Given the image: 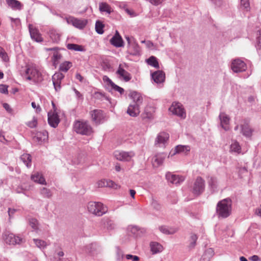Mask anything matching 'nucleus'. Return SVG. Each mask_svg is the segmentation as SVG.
Segmentation results:
<instances>
[{
    "instance_id": "39",
    "label": "nucleus",
    "mask_w": 261,
    "mask_h": 261,
    "mask_svg": "<svg viewBox=\"0 0 261 261\" xmlns=\"http://www.w3.org/2000/svg\"><path fill=\"white\" fill-rule=\"evenodd\" d=\"M230 149L231 152L239 153L241 152V147L237 141H233L230 145Z\"/></svg>"
},
{
    "instance_id": "11",
    "label": "nucleus",
    "mask_w": 261,
    "mask_h": 261,
    "mask_svg": "<svg viewBox=\"0 0 261 261\" xmlns=\"http://www.w3.org/2000/svg\"><path fill=\"white\" fill-rule=\"evenodd\" d=\"M169 138V135L167 133L161 132L159 133L155 139V145L157 147H165Z\"/></svg>"
},
{
    "instance_id": "19",
    "label": "nucleus",
    "mask_w": 261,
    "mask_h": 261,
    "mask_svg": "<svg viewBox=\"0 0 261 261\" xmlns=\"http://www.w3.org/2000/svg\"><path fill=\"white\" fill-rule=\"evenodd\" d=\"M151 77L155 83L161 84L165 81V74L162 70H158L151 73Z\"/></svg>"
},
{
    "instance_id": "50",
    "label": "nucleus",
    "mask_w": 261,
    "mask_h": 261,
    "mask_svg": "<svg viewBox=\"0 0 261 261\" xmlns=\"http://www.w3.org/2000/svg\"><path fill=\"white\" fill-rule=\"evenodd\" d=\"M29 224L34 230H37L38 229V222L37 219L35 218L30 219Z\"/></svg>"
},
{
    "instance_id": "34",
    "label": "nucleus",
    "mask_w": 261,
    "mask_h": 261,
    "mask_svg": "<svg viewBox=\"0 0 261 261\" xmlns=\"http://www.w3.org/2000/svg\"><path fill=\"white\" fill-rule=\"evenodd\" d=\"M7 4L9 7L13 9L20 10L21 9V3L17 0H6Z\"/></svg>"
},
{
    "instance_id": "25",
    "label": "nucleus",
    "mask_w": 261,
    "mask_h": 261,
    "mask_svg": "<svg viewBox=\"0 0 261 261\" xmlns=\"http://www.w3.org/2000/svg\"><path fill=\"white\" fill-rule=\"evenodd\" d=\"M129 96L133 100V104H138V106H140L143 102V97L139 93L136 91L130 92Z\"/></svg>"
},
{
    "instance_id": "32",
    "label": "nucleus",
    "mask_w": 261,
    "mask_h": 261,
    "mask_svg": "<svg viewBox=\"0 0 261 261\" xmlns=\"http://www.w3.org/2000/svg\"><path fill=\"white\" fill-rule=\"evenodd\" d=\"M20 160L26 165L28 168L31 166L32 157L29 154L24 153L20 156Z\"/></svg>"
},
{
    "instance_id": "30",
    "label": "nucleus",
    "mask_w": 261,
    "mask_h": 261,
    "mask_svg": "<svg viewBox=\"0 0 261 261\" xmlns=\"http://www.w3.org/2000/svg\"><path fill=\"white\" fill-rule=\"evenodd\" d=\"M214 254V251L212 248L207 249L201 256L200 261H210Z\"/></svg>"
},
{
    "instance_id": "16",
    "label": "nucleus",
    "mask_w": 261,
    "mask_h": 261,
    "mask_svg": "<svg viewBox=\"0 0 261 261\" xmlns=\"http://www.w3.org/2000/svg\"><path fill=\"white\" fill-rule=\"evenodd\" d=\"M111 44L116 47L123 46L124 42L119 32L116 31L115 35L110 39Z\"/></svg>"
},
{
    "instance_id": "18",
    "label": "nucleus",
    "mask_w": 261,
    "mask_h": 261,
    "mask_svg": "<svg viewBox=\"0 0 261 261\" xmlns=\"http://www.w3.org/2000/svg\"><path fill=\"white\" fill-rule=\"evenodd\" d=\"M48 132L46 130H43L38 132L33 139L35 141L37 142L38 144H41L45 142L48 139Z\"/></svg>"
},
{
    "instance_id": "62",
    "label": "nucleus",
    "mask_w": 261,
    "mask_h": 261,
    "mask_svg": "<svg viewBox=\"0 0 261 261\" xmlns=\"http://www.w3.org/2000/svg\"><path fill=\"white\" fill-rule=\"evenodd\" d=\"M103 80L104 82H107V84L111 86L114 82L107 76L105 75L103 77Z\"/></svg>"
},
{
    "instance_id": "44",
    "label": "nucleus",
    "mask_w": 261,
    "mask_h": 261,
    "mask_svg": "<svg viewBox=\"0 0 261 261\" xmlns=\"http://www.w3.org/2000/svg\"><path fill=\"white\" fill-rule=\"evenodd\" d=\"M40 193L44 198H50L53 195L50 190L46 188H41Z\"/></svg>"
},
{
    "instance_id": "20",
    "label": "nucleus",
    "mask_w": 261,
    "mask_h": 261,
    "mask_svg": "<svg viewBox=\"0 0 261 261\" xmlns=\"http://www.w3.org/2000/svg\"><path fill=\"white\" fill-rule=\"evenodd\" d=\"M150 205L152 210L156 212H161L162 205L156 198L151 196L150 201Z\"/></svg>"
},
{
    "instance_id": "2",
    "label": "nucleus",
    "mask_w": 261,
    "mask_h": 261,
    "mask_svg": "<svg viewBox=\"0 0 261 261\" xmlns=\"http://www.w3.org/2000/svg\"><path fill=\"white\" fill-rule=\"evenodd\" d=\"M232 201L229 198L224 199L217 204L216 212L219 217L225 218L228 217L231 212Z\"/></svg>"
},
{
    "instance_id": "9",
    "label": "nucleus",
    "mask_w": 261,
    "mask_h": 261,
    "mask_svg": "<svg viewBox=\"0 0 261 261\" xmlns=\"http://www.w3.org/2000/svg\"><path fill=\"white\" fill-rule=\"evenodd\" d=\"M92 120L96 124L102 123L104 121L105 115L101 110H94L90 112Z\"/></svg>"
},
{
    "instance_id": "22",
    "label": "nucleus",
    "mask_w": 261,
    "mask_h": 261,
    "mask_svg": "<svg viewBox=\"0 0 261 261\" xmlns=\"http://www.w3.org/2000/svg\"><path fill=\"white\" fill-rule=\"evenodd\" d=\"M101 223L104 227L108 230H114L116 227V224L114 221L109 218H103L101 220Z\"/></svg>"
},
{
    "instance_id": "59",
    "label": "nucleus",
    "mask_w": 261,
    "mask_h": 261,
    "mask_svg": "<svg viewBox=\"0 0 261 261\" xmlns=\"http://www.w3.org/2000/svg\"><path fill=\"white\" fill-rule=\"evenodd\" d=\"M241 6L248 11L250 8V4L248 0H241Z\"/></svg>"
},
{
    "instance_id": "17",
    "label": "nucleus",
    "mask_w": 261,
    "mask_h": 261,
    "mask_svg": "<svg viewBox=\"0 0 261 261\" xmlns=\"http://www.w3.org/2000/svg\"><path fill=\"white\" fill-rule=\"evenodd\" d=\"M166 157L165 153H159L154 155L152 159V163L153 167H158L164 162Z\"/></svg>"
},
{
    "instance_id": "56",
    "label": "nucleus",
    "mask_w": 261,
    "mask_h": 261,
    "mask_svg": "<svg viewBox=\"0 0 261 261\" xmlns=\"http://www.w3.org/2000/svg\"><path fill=\"white\" fill-rule=\"evenodd\" d=\"M125 257L127 260H132V261H139L140 257L137 255H133L132 254H126Z\"/></svg>"
},
{
    "instance_id": "33",
    "label": "nucleus",
    "mask_w": 261,
    "mask_h": 261,
    "mask_svg": "<svg viewBox=\"0 0 261 261\" xmlns=\"http://www.w3.org/2000/svg\"><path fill=\"white\" fill-rule=\"evenodd\" d=\"M49 36L53 42L58 43L60 40V34L56 30H50Z\"/></svg>"
},
{
    "instance_id": "47",
    "label": "nucleus",
    "mask_w": 261,
    "mask_h": 261,
    "mask_svg": "<svg viewBox=\"0 0 261 261\" xmlns=\"http://www.w3.org/2000/svg\"><path fill=\"white\" fill-rule=\"evenodd\" d=\"M72 63L68 61H65L60 66V70L63 72H67L71 67Z\"/></svg>"
},
{
    "instance_id": "60",
    "label": "nucleus",
    "mask_w": 261,
    "mask_h": 261,
    "mask_svg": "<svg viewBox=\"0 0 261 261\" xmlns=\"http://www.w3.org/2000/svg\"><path fill=\"white\" fill-rule=\"evenodd\" d=\"M54 88L56 91H58L61 89V83L60 81H53Z\"/></svg>"
},
{
    "instance_id": "38",
    "label": "nucleus",
    "mask_w": 261,
    "mask_h": 261,
    "mask_svg": "<svg viewBox=\"0 0 261 261\" xmlns=\"http://www.w3.org/2000/svg\"><path fill=\"white\" fill-rule=\"evenodd\" d=\"M74 27L79 29H84L87 24V21L85 19H79L78 18H75V21L74 22Z\"/></svg>"
},
{
    "instance_id": "35",
    "label": "nucleus",
    "mask_w": 261,
    "mask_h": 261,
    "mask_svg": "<svg viewBox=\"0 0 261 261\" xmlns=\"http://www.w3.org/2000/svg\"><path fill=\"white\" fill-rule=\"evenodd\" d=\"M159 230L163 233L166 234H172L176 232V230L175 228H169L166 226H161L159 227Z\"/></svg>"
},
{
    "instance_id": "51",
    "label": "nucleus",
    "mask_w": 261,
    "mask_h": 261,
    "mask_svg": "<svg viewBox=\"0 0 261 261\" xmlns=\"http://www.w3.org/2000/svg\"><path fill=\"white\" fill-rule=\"evenodd\" d=\"M64 77V75L63 74L60 72H57L53 75L52 81L61 82V81L63 79Z\"/></svg>"
},
{
    "instance_id": "61",
    "label": "nucleus",
    "mask_w": 261,
    "mask_h": 261,
    "mask_svg": "<svg viewBox=\"0 0 261 261\" xmlns=\"http://www.w3.org/2000/svg\"><path fill=\"white\" fill-rule=\"evenodd\" d=\"M0 92L3 94H8V86L5 85H0Z\"/></svg>"
},
{
    "instance_id": "12",
    "label": "nucleus",
    "mask_w": 261,
    "mask_h": 261,
    "mask_svg": "<svg viewBox=\"0 0 261 261\" xmlns=\"http://www.w3.org/2000/svg\"><path fill=\"white\" fill-rule=\"evenodd\" d=\"M29 30L31 38L37 42H41L43 39L39 33V30L34 27L32 24L29 25Z\"/></svg>"
},
{
    "instance_id": "8",
    "label": "nucleus",
    "mask_w": 261,
    "mask_h": 261,
    "mask_svg": "<svg viewBox=\"0 0 261 261\" xmlns=\"http://www.w3.org/2000/svg\"><path fill=\"white\" fill-rule=\"evenodd\" d=\"M231 68L233 72L238 73L245 71L247 66L244 61L239 59H237L232 61Z\"/></svg>"
},
{
    "instance_id": "64",
    "label": "nucleus",
    "mask_w": 261,
    "mask_h": 261,
    "mask_svg": "<svg viewBox=\"0 0 261 261\" xmlns=\"http://www.w3.org/2000/svg\"><path fill=\"white\" fill-rule=\"evenodd\" d=\"M249 259L251 260V261H260V258L258 257V256H257L256 255H254L251 256L249 258Z\"/></svg>"
},
{
    "instance_id": "58",
    "label": "nucleus",
    "mask_w": 261,
    "mask_h": 261,
    "mask_svg": "<svg viewBox=\"0 0 261 261\" xmlns=\"http://www.w3.org/2000/svg\"><path fill=\"white\" fill-rule=\"evenodd\" d=\"M37 118L35 117H33L32 121H30L28 122L27 125L31 128H34L37 126Z\"/></svg>"
},
{
    "instance_id": "40",
    "label": "nucleus",
    "mask_w": 261,
    "mask_h": 261,
    "mask_svg": "<svg viewBox=\"0 0 261 261\" xmlns=\"http://www.w3.org/2000/svg\"><path fill=\"white\" fill-rule=\"evenodd\" d=\"M190 150V147L189 146L179 145L176 146L175 149V153H187L189 152Z\"/></svg>"
},
{
    "instance_id": "21",
    "label": "nucleus",
    "mask_w": 261,
    "mask_h": 261,
    "mask_svg": "<svg viewBox=\"0 0 261 261\" xmlns=\"http://www.w3.org/2000/svg\"><path fill=\"white\" fill-rule=\"evenodd\" d=\"M121 65L120 64L116 73L119 75L120 78L122 79L125 82H128L132 79L131 74L127 71L121 68Z\"/></svg>"
},
{
    "instance_id": "10",
    "label": "nucleus",
    "mask_w": 261,
    "mask_h": 261,
    "mask_svg": "<svg viewBox=\"0 0 261 261\" xmlns=\"http://www.w3.org/2000/svg\"><path fill=\"white\" fill-rule=\"evenodd\" d=\"M4 238L6 243L9 245L19 244L22 242V238L8 232L5 233Z\"/></svg>"
},
{
    "instance_id": "13",
    "label": "nucleus",
    "mask_w": 261,
    "mask_h": 261,
    "mask_svg": "<svg viewBox=\"0 0 261 261\" xmlns=\"http://www.w3.org/2000/svg\"><path fill=\"white\" fill-rule=\"evenodd\" d=\"M253 129L251 128L249 122L247 120H244L243 123L241 124V133L246 138H250L252 136Z\"/></svg>"
},
{
    "instance_id": "46",
    "label": "nucleus",
    "mask_w": 261,
    "mask_h": 261,
    "mask_svg": "<svg viewBox=\"0 0 261 261\" xmlns=\"http://www.w3.org/2000/svg\"><path fill=\"white\" fill-rule=\"evenodd\" d=\"M104 24L102 22L97 20L95 23V30L98 34H102L103 33Z\"/></svg>"
},
{
    "instance_id": "54",
    "label": "nucleus",
    "mask_w": 261,
    "mask_h": 261,
    "mask_svg": "<svg viewBox=\"0 0 261 261\" xmlns=\"http://www.w3.org/2000/svg\"><path fill=\"white\" fill-rule=\"evenodd\" d=\"M125 256L123 252L119 248H116V258L117 260L122 259Z\"/></svg>"
},
{
    "instance_id": "5",
    "label": "nucleus",
    "mask_w": 261,
    "mask_h": 261,
    "mask_svg": "<svg viewBox=\"0 0 261 261\" xmlns=\"http://www.w3.org/2000/svg\"><path fill=\"white\" fill-rule=\"evenodd\" d=\"M169 110L173 114L182 119L186 117V114L182 105L179 102H173L169 108Z\"/></svg>"
},
{
    "instance_id": "45",
    "label": "nucleus",
    "mask_w": 261,
    "mask_h": 261,
    "mask_svg": "<svg viewBox=\"0 0 261 261\" xmlns=\"http://www.w3.org/2000/svg\"><path fill=\"white\" fill-rule=\"evenodd\" d=\"M127 230L136 236L139 235L140 232H142L141 229L137 226H129L127 228Z\"/></svg>"
},
{
    "instance_id": "29",
    "label": "nucleus",
    "mask_w": 261,
    "mask_h": 261,
    "mask_svg": "<svg viewBox=\"0 0 261 261\" xmlns=\"http://www.w3.org/2000/svg\"><path fill=\"white\" fill-rule=\"evenodd\" d=\"M207 182L211 191L214 192L216 191L218 187L217 179L213 176H208Z\"/></svg>"
},
{
    "instance_id": "48",
    "label": "nucleus",
    "mask_w": 261,
    "mask_h": 261,
    "mask_svg": "<svg viewBox=\"0 0 261 261\" xmlns=\"http://www.w3.org/2000/svg\"><path fill=\"white\" fill-rule=\"evenodd\" d=\"M94 97L98 99H101L103 98L105 99L110 102L111 98L105 95V93L101 92H95L94 93Z\"/></svg>"
},
{
    "instance_id": "49",
    "label": "nucleus",
    "mask_w": 261,
    "mask_h": 261,
    "mask_svg": "<svg viewBox=\"0 0 261 261\" xmlns=\"http://www.w3.org/2000/svg\"><path fill=\"white\" fill-rule=\"evenodd\" d=\"M198 239L197 236L195 234H192L190 237V243L189 247L190 248H194L196 245V241Z\"/></svg>"
},
{
    "instance_id": "37",
    "label": "nucleus",
    "mask_w": 261,
    "mask_h": 261,
    "mask_svg": "<svg viewBox=\"0 0 261 261\" xmlns=\"http://www.w3.org/2000/svg\"><path fill=\"white\" fill-rule=\"evenodd\" d=\"M98 187H109L114 188L115 183L111 180H101L97 182Z\"/></svg>"
},
{
    "instance_id": "3",
    "label": "nucleus",
    "mask_w": 261,
    "mask_h": 261,
    "mask_svg": "<svg viewBox=\"0 0 261 261\" xmlns=\"http://www.w3.org/2000/svg\"><path fill=\"white\" fill-rule=\"evenodd\" d=\"M74 131L83 135H90L92 132V128L87 121L83 120L76 121L73 125Z\"/></svg>"
},
{
    "instance_id": "63",
    "label": "nucleus",
    "mask_w": 261,
    "mask_h": 261,
    "mask_svg": "<svg viewBox=\"0 0 261 261\" xmlns=\"http://www.w3.org/2000/svg\"><path fill=\"white\" fill-rule=\"evenodd\" d=\"M76 96L79 99H83V97L82 94L80 93V92L77 91L75 88L73 89Z\"/></svg>"
},
{
    "instance_id": "53",
    "label": "nucleus",
    "mask_w": 261,
    "mask_h": 261,
    "mask_svg": "<svg viewBox=\"0 0 261 261\" xmlns=\"http://www.w3.org/2000/svg\"><path fill=\"white\" fill-rule=\"evenodd\" d=\"M110 86L111 87L112 89L118 92L120 94H123L124 92V90L122 88L116 85L114 83H113Z\"/></svg>"
},
{
    "instance_id": "1",
    "label": "nucleus",
    "mask_w": 261,
    "mask_h": 261,
    "mask_svg": "<svg viewBox=\"0 0 261 261\" xmlns=\"http://www.w3.org/2000/svg\"><path fill=\"white\" fill-rule=\"evenodd\" d=\"M24 76L27 80L37 83L43 80V71L36 65L32 63L25 66Z\"/></svg>"
},
{
    "instance_id": "55",
    "label": "nucleus",
    "mask_w": 261,
    "mask_h": 261,
    "mask_svg": "<svg viewBox=\"0 0 261 261\" xmlns=\"http://www.w3.org/2000/svg\"><path fill=\"white\" fill-rule=\"evenodd\" d=\"M260 31H258L256 34V44L255 45V47L257 49H260L261 48V45H260Z\"/></svg>"
},
{
    "instance_id": "28",
    "label": "nucleus",
    "mask_w": 261,
    "mask_h": 261,
    "mask_svg": "<svg viewBox=\"0 0 261 261\" xmlns=\"http://www.w3.org/2000/svg\"><path fill=\"white\" fill-rule=\"evenodd\" d=\"M31 179L34 182L41 185H46V182L43 175L39 172H36L32 174Z\"/></svg>"
},
{
    "instance_id": "27",
    "label": "nucleus",
    "mask_w": 261,
    "mask_h": 261,
    "mask_svg": "<svg viewBox=\"0 0 261 261\" xmlns=\"http://www.w3.org/2000/svg\"><path fill=\"white\" fill-rule=\"evenodd\" d=\"M150 250L153 254L159 253L162 251L163 246L159 243L151 242L150 243Z\"/></svg>"
},
{
    "instance_id": "43",
    "label": "nucleus",
    "mask_w": 261,
    "mask_h": 261,
    "mask_svg": "<svg viewBox=\"0 0 261 261\" xmlns=\"http://www.w3.org/2000/svg\"><path fill=\"white\" fill-rule=\"evenodd\" d=\"M33 241L36 246L40 249H44L47 246L46 242L40 239H34Z\"/></svg>"
},
{
    "instance_id": "26",
    "label": "nucleus",
    "mask_w": 261,
    "mask_h": 261,
    "mask_svg": "<svg viewBox=\"0 0 261 261\" xmlns=\"http://www.w3.org/2000/svg\"><path fill=\"white\" fill-rule=\"evenodd\" d=\"M128 47V52L130 55L133 56H138L140 55V47L135 41H133V43L129 45Z\"/></svg>"
},
{
    "instance_id": "57",
    "label": "nucleus",
    "mask_w": 261,
    "mask_h": 261,
    "mask_svg": "<svg viewBox=\"0 0 261 261\" xmlns=\"http://www.w3.org/2000/svg\"><path fill=\"white\" fill-rule=\"evenodd\" d=\"M65 19L66 20V22L69 24H72L74 26V22L75 21V18L72 16H68L67 17H65Z\"/></svg>"
},
{
    "instance_id": "41",
    "label": "nucleus",
    "mask_w": 261,
    "mask_h": 261,
    "mask_svg": "<svg viewBox=\"0 0 261 261\" xmlns=\"http://www.w3.org/2000/svg\"><path fill=\"white\" fill-rule=\"evenodd\" d=\"M147 63L151 66H153L156 68H159V62L156 57L154 56H151L147 60Z\"/></svg>"
},
{
    "instance_id": "7",
    "label": "nucleus",
    "mask_w": 261,
    "mask_h": 261,
    "mask_svg": "<svg viewBox=\"0 0 261 261\" xmlns=\"http://www.w3.org/2000/svg\"><path fill=\"white\" fill-rule=\"evenodd\" d=\"M204 180L200 176L197 177L193 187L192 193L196 196H199L204 192Z\"/></svg>"
},
{
    "instance_id": "31",
    "label": "nucleus",
    "mask_w": 261,
    "mask_h": 261,
    "mask_svg": "<svg viewBox=\"0 0 261 261\" xmlns=\"http://www.w3.org/2000/svg\"><path fill=\"white\" fill-rule=\"evenodd\" d=\"M47 51H51L54 50V53L53 54V60L54 63H58L59 60L62 58V55L60 53H59L58 51L57 47H53V48H47L45 49Z\"/></svg>"
},
{
    "instance_id": "52",
    "label": "nucleus",
    "mask_w": 261,
    "mask_h": 261,
    "mask_svg": "<svg viewBox=\"0 0 261 261\" xmlns=\"http://www.w3.org/2000/svg\"><path fill=\"white\" fill-rule=\"evenodd\" d=\"M0 57L5 62H8L9 61V58L7 54L5 51V50L1 47H0Z\"/></svg>"
},
{
    "instance_id": "42",
    "label": "nucleus",
    "mask_w": 261,
    "mask_h": 261,
    "mask_svg": "<svg viewBox=\"0 0 261 261\" xmlns=\"http://www.w3.org/2000/svg\"><path fill=\"white\" fill-rule=\"evenodd\" d=\"M67 48L69 50H72L75 51H82L84 50L83 47L82 45L73 43L67 44Z\"/></svg>"
},
{
    "instance_id": "23",
    "label": "nucleus",
    "mask_w": 261,
    "mask_h": 261,
    "mask_svg": "<svg viewBox=\"0 0 261 261\" xmlns=\"http://www.w3.org/2000/svg\"><path fill=\"white\" fill-rule=\"evenodd\" d=\"M127 114L132 117H136L140 113L139 106L138 104H130L127 110Z\"/></svg>"
},
{
    "instance_id": "36",
    "label": "nucleus",
    "mask_w": 261,
    "mask_h": 261,
    "mask_svg": "<svg viewBox=\"0 0 261 261\" xmlns=\"http://www.w3.org/2000/svg\"><path fill=\"white\" fill-rule=\"evenodd\" d=\"M99 9L100 12H106L108 14H110L112 11L110 6L106 3H100L99 6Z\"/></svg>"
},
{
    "instance_id": "6",
    "label": "nucleus",
    "mask_w": 261,
    "mask_h": 261,
    "mask_svg": "<svg viewBox=\"0 0 261 261\" xmlns=\"http://www.w3.org/2000/svg\"><path fill=\"white\" fill-rule=\"evenodd\" d=\"M114 156L119 161L122 162H129L135 155V153L133 151H124L116 150L114 153Z\"/></svg>"
},
{
    "instance_id": "4",
    "label": "nucleus",
    "mask_w": 261,
    "mask_h": 261,
    "mask_svg": "<svg viewBox=\"0 0 261 261\" xmlns=\"http://www.w3.org/2000/svg\"><path fill=\"white\" fill-rule=\"evenodd\" d=\"M87 208L90 213L97 216H101L108 211L107 207L101 202L90 201L88 204Z\"/></svg>"
},
{
    "instance_id": "15",
    "label": "nucleus",
    "mask_w": 261,
    "mask_h": 261,
    "mask_svg": "<svg viewBox=\"0 0 261 261\" xmlns=\"http://www.w3.org/2000/svg\"><path fill=\"white\" fill-rule=\"evenodd\" d=\"M60 120L57 112L48 113V123L50 126L56 128L58 126Z\"/></svg>"
},
{
    "instance_id": "14",
    "label": "nucleus",
    "mask_w": 261,
    "mask_h": 261,
    "mask_svg": "<svg viewBox=\"0 0 261 261\" xmlns=\"http://www.w3.org/2000/svg\"><path fill=\"white\" fill-rule=\"evenodd\" d=\"M166 178L169 182L176 185H179L185 180L183 176L173 174L170 172L166 173Z\"/></svg>"
},
{
    "instance_id": "24",
    "label": "nucleus",
    "mask_w": 261,
    "mask_h": 261,
    "mask_svg": "<svg viewBox=\"0 0 261 261\" xmlns=\"http://www.w3.org/2000/svg\"><path fill=\"white\" fill-rule=\"evenodd\" d=\"M219 117L222 127L224 130H227L228 129V124L229 122V117L224 113H221Z\"/></svg>"
}]
</instances>
